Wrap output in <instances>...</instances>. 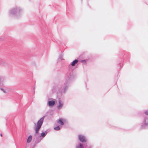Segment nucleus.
Listing matches in <instances>:
<instances>
[{
    "mask_svg": "<svg viewBox=\"0 0 148 148\" xmlns=\"http://www.w3.org/2000/svg\"><path fill=\"white\" fill-rule=\"evenodd\" d=\"M59 105L58 106V108L59 109H60L62 107L63 104L62 103L61 101H60L59 102Z\"/></svg>",
    "mask_w": 148,
    "mask_h": 148,
    "instance_id": "8",
    "label": "nucleus"
},
{
    "mask_svg": "<svg viewBox=\"0 0 148 148\" xmlns=\"http://www.w3.org/2000/svg\"><path fill=\"white\" fill-rule=\"evenodd\" d=\"M27 142L28 143V138L27 139Z\"/></svg>",
    "mask_w": 148,
    "mask_h": 148,
    "instance_id": "17",
    "label": "nucleus"
},
{
    "mask_svg": "<svg viewBox=\"0 0 148 148\" xmlns=\"http://www.w3.org/2000/svg\"><path fill=\"white\" fill-rule=\"evenodd\" d=\"M22 11V9L19 7H16L10 10L9 12V14L10 15L18 16H20V13Z\"/></svg>",
    "mask_w": 148,
    "mask_h": 148,
    "instance_id": "1",
    "label": "nucleus"
},
{
    "mask_svg": "<svg viewBox=\"0 0 148 148\" xmlns=\"http://www.w3.org/2000/svg\"><path fill=\"white\" fill-rule=\"evenodd\" d=\"M0 136L2 137V135L1 134H0Z\"/></svg>",
    "mask_w": 148,
    "mask_h": 148,
    "instance_id": "16",
    "label": "nucleus"
},
{
    "mask_svg": "<svg viewBox=\"0 0 148 148\" xmlns=\"http://www.w3.org/2000/svg\"><path fill=\"white\" fill-rule=\"evenodd\" d=\"M142 126V127H143V126L142 125V126Z\"/></svg>",
    "mask_w": 148,
    "mask_h": 148,
    "instance_id": "18",
    "label": "nucleus"
},
{
    "mask_svg": "<svg viewBox=\"0 0 148 148\" xmlns=\"http://www.w3.org/2000/svg\"><path fill=\"white\" fill-rule=\"evenodd\" d=\"M1 90H2L4 92H5V90L3 88H1Z\"/></svg>",
    "mask_w": 148,
    "mask_h": 148,
    "instance_id": "15",
    "label": "nucleus"
},
{
    "mask_svg": "<svg viewBox=\"0 0 148 148\" xmlns=\"http://www.w3.org/2000/svg\"><path fill=\"white\" fill-rule=\"evenodd\" d=\"M44 119V117H42L40 119L38 122L35 129V132L36 133H38L39 130L41 128V125L43 122Z\"/></svg>",
    "mask_w": 148,
    "mask_h": 148,
    "instance_id": "2",
    "label": "nucleus"
},
{
    "mask_svg": "<svg viewBox=\"0 0 148 148\" xmlns=\"http://www.w3.org/2000/svg\"><path fill=\"white\" fill-rule=\"evenodd\" d=\"M55 104V102L53 101H50L48 102V104L49 106H52Z\"/></svg>",
    "mask_w": 148,
    "mask_h": 148,
    "instance_id": "7",
    "label": "nucleus"
},
{
    "mask_svg": "<svg viewBox=\"0 0 148 148\" xmlns=\"http://www.w3.org/2000/svg\"><path fill=\"white\" fill-rule=\"evenodd\" d=\"M78 62V60H74L73 62H72L71 65L72 66H74L75 64Z\"/></svg>",
    "mask_w": 148,
    "mask_h": 148,
    "instance_id": "9",
    "label": "nucleus"
},
{
    "mask_svg": "<svg viewBox=\"0 0 148 148\" xmlns=\"http://www.w3.org/2000/svg\"><path fill=\"white\" fill-rule=\"evenodd\" d=\"M54 129L56 130H58L60 129V128L59 126H58L56 127H54Z\"/></svg>",
    "mask_w": 148,
    "mask_h": 148,
    "instance_id": "13",
    "label": "nucleus"
},
{
    "mask_svg": "<svg viewBox=\"0 0 148 148\" xmlns=\"http://www.w3.org/2000/svg\"><path fill=\"white\" fill-rule=\"evenodd\" d=\"M145 113L146 115H148V110L145 112Z\"/></svg>",
    "mask_w": 148,
    "mask_h": 148,
    "instance_id": "14",
    "label": "nucleus"
},
{
    "mask_svg": "<svg viewBox=\"0 0 148 148\" xmlns=\"http://www.w3.org/2000/svg\"><path fill=\"white\" fill-rule=\"evenodd\" d=\"M6 77L3 76H0V84H2L3 83L5 80Z\"/></svg>",
    "mask_w": 148,
    "mask_h": 148,
    "instance_id": "4",
    "label": "nucleus"
},
{
    "mask_svg": "<svg viewBox=\"0 0 148 148\" xmlns=\"http://www.w3.org/2000/svg\"><path fill=\"white\" fill-rule=\"evenodd\" d=\"M78 137L79 140L82 142H85L86 141V140L85 137L82 135H79L78 136Z\"/></svg>",
    "mask_w": 148,
    "mask_h": 148,
    "instance_id": "5",
    "label": "nucleus"
},
{
    "mask_svg": "<svg viewBox=\"0 0 148 148\" xmlns=\"http://www.w3.org/2000/svg\"><path fill=\"white\" fill-rule=\"evenodd\" d=\"M47 134V132H46L45 133V132H42V133L41 134V136L42 137H44L46 135V134Z\"/></svg>",
    "mask_w": 148,
    "mask_h": 148,
    "instance_id": "10",
    "label": "nucleus"
},
{
    "mask_svg": "<svg viewBox=\"0 0 148 148\" xmlns=\"http://www.w3.org/2000/svg\"><path fill=\"white\" fill-rule=\"evenodd\" d=\"M65 120L64 119H60L57 121V123L61 125H63L64 124L63 122Z\"/></svg>",
    "mask_w": 148,
    "mask_h": 148,
    "instance_id": "6",
    "label": "nucleus"
},
{
    "mask_svg": "<svg viewBox=\"0 0 148 148\" xmlns=\"http://www.w3.org/2000/svg\"><path fill=\"white\" fill-rule=\"evenodd\" d=\"M83 147L84 146L80 144L79 146H77V148H83Z\"/></svg>",
    "mask_w": 148,
    "mask_h": 148,
    "instance_id": "11",
    "label": "nucleus"
},
{
    "mask_svg": "<svg viewBox=\"0 0 148 148\" xmlns=\"http://www.w3.org/2000/svg\"><path fill=\"white\" fill-rule=\"evenodd\" d=\"M32 139V136H31L28 137V142H30Z\"/></svg>",
    "mask_w": 148,
    "mask_h": 148,
    "instance_id": "12",
    "label": "nucleus"
},
{
    "mask_svg": "<svg viewBox=\"0 0 148 148\" xmlns=\"http://www.w3.org/2000/svg\"><path fill=\"white\" fill-rule=\"evenodd\" d=\"M0 64L3 66H7L8 64L7 61L4 60H0Z\"/></svg>",
    "mask_w": 148,
    "mask_h": 148,
    "instance_id": "3",
    "label": "nucleus"
}]
</instances>
